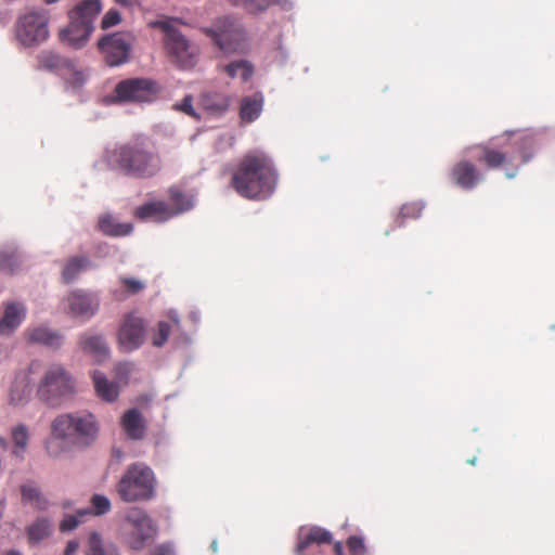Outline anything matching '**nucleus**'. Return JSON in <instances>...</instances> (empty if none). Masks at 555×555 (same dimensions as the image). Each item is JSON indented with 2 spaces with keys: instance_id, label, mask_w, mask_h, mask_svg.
Masks as SVG:
<instances>
[{
  "instance_id": "nucleus-1",
  "label": "nucleus",
  "mask_w": 555,
  "mask_h": 555,
  "mask_svg": "<svg viewBox=\"0 0 555 555\" xmlns=\"http://www.w3.org/2000/svg\"><path fill=\"white\" fill-rule=\"evenodd\" d=\"M278 173L272 160L264 153L244 155L232 175V186L243 197L266 199L275 190Z\"/></svg>"
},
{
  "instance_id": "nucleus-2",
  "label": "nucleus",
  "mask_w": 555,
  "mask_h": 555,
  "mask_svg": "<svg viewBox=\"0 0 555 555\" xmlns=\"http://www.w3.org/2000/svg\"><path fill=\"white\" fill-rule=\"evenodd\" d=\"M534 140L526 134L519 140L501 147L482 143L470 147L475 160L488 170H503L506 178L513 179L520 167L532 158Z\"/></svg>"
},
{
  "instance_id": "nucleus-3",
  "label": "nucleus",
  "mask_w": 555,
  "mask_h": 555,
  "mask_svg": "<svg viewBox=\"0 0 555 555\" xmlns=\"http://www.w3.org/2000/svg\"><path fill=\"white\" fill-rule=\"evenodd\" d=\"M109 164L125 176L139 179L154 177L162 168L158 153L143 142L117 146L109 155Z\"/></svg>"
},
{
  "instance_id": "nucleus-4",
  "label": "nucleus",
  "mask_w": 555,
  "mask_h": 555,
  "mask_svg": "<svg viewBox=\"0 0 555 555\" xmlns=\"http://www.w3.org/2000/svg\"><path fill=\"white\" fill-rule=\"evenodd\" d=\"M99 424L91 413H64L51 423V436L69 448L85 449L96 439Z\"/></svg>"
},
{
  "instance_id": "nucleus-5",
  "label": "nucleus",
  "mask_w": 555,
  "mask_h": 555,
  "mask_svg": "<svg viewBox=\"0 0 555 555\" xmlns=\"http://www.w3.org/2000/svg\"><path fill=\"white\" fill-rule=\"evenodd\" d=\"M75 391V383L61 364L49 365L40 378L36 396L50 408H57Z\"/></svg>"
},
{
  "instance_id": "nucleus-6",
  "label": "nucleus",
  "mask_w": 555,
  "mask_h": 555,
  "mask_svg": "<svg viewBox=\"0 0 555 555\" xmlns=\"http://www.w3.org/2000/svg\"><path fill=\"white\" fill-rule=\"evenodd\" d=\"M154 473L142 463L129 465L117 485V492L125 502L150 500L154 495Z\"/></svg>"
},
{
  "instance_id": "nucleus-7",
  "label": "nucleus",
  "mask_w": 555,
  "mask_h": 555,
  "mask_svg": "<svg viewBox=\"0 0 555 555\" xmlns=\"http://www.w3.org/2000/svg\"><path fill=\"white\" fill-rule=\"evenodd\" d=\"M157 527L152 518L141 508H130L120 525L119 535L124 544L133 551H141L155 538Z\"/></svg>"
},
{
  "instance_id": "nucleus-8",
  "label": "nucleus",
  "mask_w": 555,
  "mask_h": 555,
  "mask_svg": "<svg viewBox=\"0 0 555 555\" xmlns=\"http://www.w3.org/2000/svg\"><path fill=\"white\" fill-rule=\"evenodd\" d=\"M150 25L165 31L164 44L173 64L181 69H190L195 66L199 54L197 47L191 43L170 22L159 20Z\"/></svg>"
},
{
  "instance_id": "nucleus-9",
  "label": "nucleus",
  "mask_w": 555,
  "mask_h": 555,
  "mask_svg": "<svg viewBox=\"0 0 555 555\" xmlns=\"http://www.w3.org/2000/svg\"><path fill=\"white\" fill-rule=\"evenodd\" d=\"M215 44L227 54H244L249 50V42L245 29L235 20L224 17L218 20L214 27L203 30Z\"/></svg>"
},
{
  "instance_id": "nucleus-10",
  "label": "nucleus",
  "mask_w": 555,
  "mask_h": 555,
  "mask_svg": "<svg viewBox=\"0 0 555 555\" xmlns=\"http://www.w3.org/2000/svg\"><path fill=\"white\" fill-rule=\"evenodd\" d=\"M50 15L47 10H31L21 14L15 23V38L24 47L33 48L49 38Z\"/></svg>"
},
{
  "instance_id": "nucleus-11",
  "label": "nucleus",
  "mask_w": 555,
  "mask_h": 555,
  "mask_svg": "<svg viewBox=\"0 0 555 555\" xmlns=\"http://www.w3.org/2000/svg\"><path fill=\"white\" fill-rule=\"evenodd\" d=\"M159 91L157 82L150 78H128L115 87L118 102H151Z\"/></svg>"
},
{
  "instance_id": "nucleus-12",
  "label": "nucleus",
  "mask_w": 555,
  "mask_h": 555,
  "mask_svg": "<svg viewBox=\"0 0 555 555\" xmlns=\"http://www.w3.org/2000/svg\"><path fill=\"white\" fill-rule=\"evenodd\" d=\"M146 335V323L143 318L134 312L124 317L119 332L118 343L122 350L133 351L140 348Z\"/></svg>"
},
{
  "instance_id": "nucleus-13",
  "label": "nucleus",
  "mask_w": 555,
  "mask_h": 555,
  "mask_svg": "<svg viewBox=\"0 0 555 555\" xmlns=\"http://www.w3.org/2000/svg\"><path fill=\"white\" fill-rule=\"evenodd\" d=\"M98 47L109 66H118L129 59L130 37L125 33L106 35L99 40Z\"/></svg>"
},
{
  "instance_id": "nucleus-14",
  "label": "nucleus",
  "mask_w": 555,
  "mask_h": 555,
  "mask_svg": "<svg viewBox=\"0 0 555 555\" xmlns=\"http://www.w3.org/2000/svg\"><path fill=\"white\" fill-rule=\"evenodd\" d=\"M40 362L33 361L27 369L15 373L9 387V403L14 406L24 405L31 395V375L39 372Z\"/></svg>"
},
{
  "instance_id": "nucleus-15",
  "label": "nucleus",
  "mask_w": 555,
  "mask_h": 555,
  "mask_svg": "<svg viewBox=\"0 0 555 555\" xmlns=\"http://www.w3.org/2000/svg\"><path fill=\"white\" fill-rule=\"evenodd\" d=\"M297 544L295 547L296 555H314L315 548L322 544H331L333 534L321 527L313 526L310 528L301 527L298 531Z\"/></svg>"
},
{
  "instance_id": "nucleus-16",
  "label": "nucleus",
  "mask_w": 555,
  "mask_h": 555,
  "mask_svg": "<svg viewBox=\"0 0 555 555\" xmlns=\"http://www.w3.org/2000/svg\"><path fill=\"white\" fill-rule=\"evenodd\" d=\"M93 30L94 27L69 20L68 25L60 30L59 38L63 44L73 49H80L86 46Z\"/></svg>"
},
{
  "instance_id": "nucleus-17",
  "label": "nucleus",
  "mask_w": 555,
  "mask_h": 555,
  "mask_svg": "<svg viewBox=\"0 0 555 555\" xmlns=\"http://www.w3.org/2000/svg\"><path fill=\"white\" fill-rule=\"evenodd\" d=\"M451 180L464 190L474 189L482 179V175L469 160H460L450 171Z\"/></svg>"
},
{
  "instance_id": "nucleus-18",
  "label": "nucleus",
  "mask_w": 555,
  "mask_h": 555,
  "mask_svg": "<svg viewBox=\"0 0 555 555\" xmlns=\"http://www.w3.org/2000/svg\"><path fill=\"white\" fill-rule=\"evenodd\" d=\"M101 11V0H81L68 11V20H75L78 23L94 27L93 23Z\"/></svg>"
},
{
  "instance_id": "nucleus-19",
  "label": "nucleus",
  "mask_w": 555,
  "mask_h": 555,
  "mask_svg": "<svg viewBox=\"0 0 555 555\" xmlns=\"http://www.w3.org/2000/svg\"><path fill=\"white\" fill-rule=\"evenodd\" d=\"M26 308L21 302H8L4 305L3 317L0 320V335L13 333L23 322Z\"/></svg>"
},
{
  "instance_id": "nucleus-20",
  "label": "nucleus",
  "mask_w": 555,
  "mask_h": 555,
  "mask_svg": "<svg viewBox=\"0 0 555 555\" xmlns=\"http://www.w3.org/2000/svg\"><path fill=\"white\" fill-rule=\"evenodd\" d=\"M121 427L131 440H141L145 436L146 424L138 409L127 410L121 417Z\"/></svg>"
},
{
  "instance_id": "nucleus-21",
  "label": "nucleus",
  "mask_w": 555,
  "mask_h": 555,
  "mask_svg": "<svg viewBox=\"0 0 555 555\" xmlns=\"http://www.w3.org/2000/svg\"><path fill=\"white\" fill-rule=\"evenodd\" d=\"M231 103V96L222 91L204 92L199 98V104L207 113L219 116L225 113Z\"/></svg>"
},
{
  "instance_id": "nucleus-22",
  "label": "nucleus",
  "mask_w": 555,
  "mask_h": 555,
  "mask_svg": "<svg viewBox=\"0 0 555 555\" xmlns=\"http://www.w3.org/2000/svg\"><path fill=\"white\" fill-rule=\"evenodd\" d=\"M68 307L70 312L77 317H92L98 305L94 300L87 294L81 292H74L67 297Z\"/></svg>"
},
{
  "instance_id": "nucleus-23",
  "label": "nucleus",
  "mask_w": 555,
  "mask_h": 555,
  "mask_svg": "<svg viewBox=\"0 0 555 555\" xmlns=\"http://www.w3.org/2000/svg\"><path fill=\"white\" fill-rule=\"evenodd\" d=\"M134 216L140 220L153 219L155 221H165L172 216L165 202H151L139 206Z\"/></svg>"
},
{
  "instance_id": "nucleus-24",
  "label": "nucleus",
  "mask_w": 555,
  "mask_h": 555,
  "mask_svg": "<svg viewBox=\"0 0 555 555\" xmlns=\"http://www.w3.org/2000/svg\"><path fill=\"white\" fill-rule=\"evenodd\" d=\"M93 385L98 397L106 402H114L119 396V387L115 382H111L100 372L94 371L92 374Z\"/></svg>"
},
{
  "instance_id": "nucleus-25",
  "label": "nucleus",
  "mask_w": 555,
  "mask_h": 555,
  "mask_svg": "<svg viewBox=\"0 0 555 555\" xmlns=\"http://www.w3.org/2000/svg\"><path fill=\"white\" fill-rule=\"evenodd\" d=\"M79 345L81 350L92 356L96 362H103L108 357V348L100 335L83 336Z\"/></svg>"
},
{
  "instance_id": "nucleus-26",
  "label": "nucleus",
  "mask_w": 555,
  "mask_h": 555,
  "mask_svg": "<svg viewBox=\"0 0 555 555\" xmlns=\"http://www.w3.org/2000/svg\"><path fill=\"white\" fill-rule=\"evenodd\" d=\"M27 335L31 343L42 344L54 349L60 348L63 343L62 335L44 326L29 328Z\"/></svg>"
},
{
  "instance_id": "nucleus-27",
  "label": "nucleus",
  "mask_w": 555,
  "mask_h": 555,
  "mask_svg": "<svg viewBox=\"0 0 555 555\" xmlns=\"http://www.w3.org/2000/svg\"><path fill=\"white\" fill-rule=\"evenodd\" d=\"M263 96L261 93H256L251 96H245L241 101L240 117L244 122H253L256 120L262 111Z\"/></svg>"
},
{
  "instance_id": "nucleus-28",
  "label": "nucleus",
  "mask_w": 555,
  "mask_h": 555,
  "mask_svg": "<svg viewBox=\"0 0 555 555\" xmlns=\"http://www.w3.org/2000/svg\"><path fill=\"white\" fill-rule=\"evenodd\" d=\"M92 267V262L86 256H74L66 260L63 270L62 279L65 283H70L77 279V276Z\"/></svg>"
},
{
  "instance_id": "nucleus-29",
  "label": "nucleus",
  "mask_w": 555,
  "mask_h": 555,
  "mask_svg": "<svg viewBox=\"0 0 555 555\" xmlns=\"http://www.w3.org/2000/svg\"><path fill=\"white\" fill-rule=\"evenodd\" d=\"M22 264L23 257L16 247L0 249V272L12 275L21 269Z\"/></svg>"
},
{
  "instance_id": "nucleus-30",
  "label": "nucleus",
  "mask_w": 555,
  "mask_h": 555,
  "mask_svg": "<svg viewBox=\"0 0 555 555\" xmlns=\"http://www.w3.org/2000/svg\"><path fill=\"white\" fill-rule=\"evenodd\" d=\"M99 229L108 236H126L133 230V225L129 222H117L111 215H102L99 218Z\"/></svg>"
},
{
  "instance_id": "nucleus-31",
  "label": "nucleus",
  "mask_w": 555,
  "mask_h": 555,
  "mask_svg": "<svg viewBox=\"0 0 555 555\" xmlns=\"http://www.w3.org/2000/svg\"><path fill=\"white\" fill-rule=\"evenodd\" d=\"M52 533V524L47 517H38L26 528V535L30 544H37L49 538Z\"/></svg>"
},
{
  "instance_id": "nucleus-32",
  "label": "nucleus",
  "mask_w": 555,
  "mask_h": 555,
  "mask_svg": "<svg viewBox=\"0 0 555 555\" xmlns=\"http://www.w3.org/2000/svg\"><path fill=\"white\" fill-rule=\"evenodd\" d=\"M21 494L23 503L30 504L37 511H47L49 501L40 491V489L31 483H26L21 487Z\"/></svg>"
},
{
  "instance_id": "nucleus-33",
  "label": "nucleus",
  "mask_w": 555,
  "mask_h": 555,
  "mask_svg": "<svg viewBox=\"0 0 555 555\" xmlns=\"http://www.w3.org/2000/svg\"><path fill=\"white\" fill-rule=\"evenodd\" d=\"M38 68L47 70H59L69 65V60L61 56L52 50H43L37 55Z\"/></svg>"
},
{
  "instance_id": "nucleus-34",
  "label": "nucleus",
  "mask_w": 555,
  "mask_h": 555,
  "mask_svg": "<svg viewBox=\"0 0 555 555\" xmlns=\"http://www.w3.org/2000/svg\"><path fill=\"white\" fill-rule=\"evenodd\" d=\"M12 454L23 459L28 447L29 430L26 425L20 424L11 429Z\"/></svg>"
},
{
  "instance_id": "nucleus-35",
  "label": "nucleus",
  "mask_w": 555,
  "mask_h": 555,
  "mask_svg": "<svg viewBox=\"0 0 555 555\" xmlns=\"http://www.w3.org/2000/svg\"><path fill=\"white\" fill-rule=\"evenodd\" d=\"M87 555H119L115 543L105 544L101 535L93 531L89 535Z\"/></svg>"
},
{
  "instance_id": "nucleus-36",
  "label": "nucleus",
  "mask_w": 555,
  "mask_h": 555,
  "mask_svg": "<svg viewBox=\"0 0 555 555\" xmlns=\"http://www.w3.org/2000/svg\"><path fill=\"white\" fill-rule=\"evenodd\" d=\"M223 72L232 79L240 78L242 81H247L254 74V66L247 60H238L230 62L223 66Z\"/></svg>"
},
{
  "instance_id": "nucleus-37",
  "label": "nucleus",
  "mask_w": 555,
  "mask_h": 555,
  "mask_svg": "<svg viewBox=\"0 0 555 555\" xmlns=\"http://www.w3.org/2000/svg\"><path fill=\"white\" fill-rule=\"evenodd\" d=\"M61 75L65 79L66 83H68L73 88H80L85 81L86 76L82 70L76 68L73 61L69 60V65L64 66L61 72Z\"/></svg>"
},
{
  "instance_id": "nucleus-38",
  "label": "nucleus",
  "mask_w": 555,
  "mask_h": 555,
  "mask_svg": "<svg viewBox=\"0 0 555 555\" xmlns=\"http://www.w3.org/2000/svg\"><path fill=\"white\" fill-rule=\"evenodd\" d=\"M171 332V325L166 321H159L152 331V345L162 347L168 340Z\"/></svg>"
},
{
  "instance_id": "nucleus-39",
  "label": "nucleus",
  "mask_w": 555,
  "mask_h": 555,
  "mask_svg": "<svg viewBox=\"0 0 555 555\" xmlns=\"http://www.w3.org/2000/svg\"><path fill=\"white\" fill-rule=\"evenodd\" d=\"M169 197L177 207V211L171 212L172 216L192 207L191 201L178 188L172 186L169 189Z\"/></svg>"
},
{
  "instance_id": "nucleus-40",
  "label": "nucleus",
  "mask_w": 555,
  "mask_h": 555,
  "mask_svg": "<svg viewBox=\"0 0 555 555\" xmlns=\"http://www.w3.org/2000/svg\"><path fill=\"white\" fill-rule=\"evenodd\" d=\"M91 512L88 509H80L76 515H67L60 524V530L62 532L72 531L76 529L81 522L82 518L89 515Z\"/></svg>"
},
{
  "instance_id": "nucleus-41",
  "label": "nucleus",
  "mask_w": 555,
  "mask_h": 555,
  "mask_svg": "<svg viewBox=\"0 0 555 555\" xmlns=\"http://www.w3.org/2000/svg\"><path fill=\"white\" fill-rule=\"evenodd\" d=\"M118 281L128 295H137L145 288V283L135 278L119 276Z\"/></svg>"
},
{
  "instance_id": "nucleus-42",
  "label": "nucleus",
  "mask_w": 555,
  "mask_h": 555,
  "mask_svg": "<svg viewBox=\"0 0 555 555\" xmlns=\"http://www.w3.org/2000/svg\"><path fill=\"white\" fill-rule=\"evenodd\" d=\"M232 4L244 8L250 13H258L268 8L270 0H229Z\"/></svg>"
},
{
  "instance_id": "nucleus-43",
  "label": "nucleus",
  "mask_w": 555,
  "mask_h": 555,
  "mask_svg": "<svg viewBox=\"0 0 555 555\" xmlns=\"http://www.w3.org/2000/svg\"><path fill=\"white\" fill-rule=\"evenodd\" d=\"M91 507L94 515H104L109 512L111 502L105 495L94 494L91 498Z\"/></svg>"
},
{
  "instance_id": "nucleus-44",
  "label": "nucleus",
  "mask_w": 555,
  "mask_h": 555,
  "mask_svg": "<svg viewBox=\"0 0 555 555\" xmlns=\"http://www.w3.org/2000/svg\"><path fill=\"white\" fill-rule=\"evenodd\" d=\"M422 212V207L418 204L412 203V204H405L400 209V216L398 219H405V218H418ZM398 227L402 225V221L397 220Z\"/></svg>"
},
{
  "instance_id": "nucleus-45",
  "label": "nucleus",
  "mask_w": 555,
  "mask_h": 555,
  "mask_svg": "<svg viewBox=\"0 0 555 555\" xmlns=\"http://www.w3.org/2000/svg\"><path fill=\"white\" fill-rule=\"evenodd\" d=\"M120 21H121L120 13L117 10H115V9H111L102 17L101 28L102 29H108V28L119 24Z\"/></svg>"
},
{
  "instance_id": "nucleus-46",
  "label": "nucleus",
  "mask_w": 555,
  "mask_h": 555,
  "mask_svg": "<svg viewBox=\"0 0 555 555\" xmlns=\"http://www.w3.org/2000/svg\"><path fill=\"white\" fill-rule=\"evenodd\" d=\"M348 548L352 555H365V545L362 538L358 535H351L348 539Z\"/></svg>"
},
{
  "instance_id": "nucleus-47",
  "label": "nucleus",
  "mask_w": 555,
  "mask_h": 555,
  "mask_svg": "<svg viewBox=\"0 0 555 555\" xmlns=\"http://www.w3.org/2000/svg\"><path fill=\"white\" fill-rule=\"evenodd\" d=\"M61 442H62L61 440L54 439L51 436V439L48 440L46 443V450H47V453L49 454V456L57 457L62 454V452L64 450H63Z\"/></svg>"
},
{
  "instance_id": "nucleus-48",
  "label": "nucleus",
  "mask_w": 555,
  "mask_h": 555,
  "mask_svg": "<svg viewBox=\"0 0 555 555\" xmlns=\"http://www.w3.org/2000/svg\"><path fill=\"white\" fill-rule=\"evenodd\" d=\"M150 555H176L175 547L171 543H160L156 545L151 552Z\"/></svg>"
},
{
  "instance_id": "nucleus-49",
  "label": "nucleus",
  "mask_w": 555,
  "mask_h": 555,
  "mask_svg": "<svg viewBox=\"0 0 555 555\" xmlns=\"http://www.w3.org/2000/svg\"><path fill=\"white\" fill-rule=\"evenodd\" d=\"M193 98L192 95H185L179 105V109L185 113L189 116H195V112L193 108Z\"/></svg>"
},
{
  "instance_id": "nucleus-50",
  "label": "nucleus",
  "mask_w": 555,
  "mask_h": 555,
  "mask_svg": "<svg viewBox=\"0 0 555 555\" xmlns=\"http://www.w3.org/2000/svg\"><path fill=\"white\" fill-rule=\"evenodd\" d=\"M78 547L79 543L77 541H69L65 550V555H74L77 552Z\"/></svg>"
},
{
  "instance_id": "nucleus-51",
  "label": "nucleus",
  "mask_w": 555,
  "mask_h": 555,
  "mask_svg": "<svg viewBox=\"0 0 555 555\" xmlns=\"http://www.w3.org/2000/svg\"><path fill=\"white\" fill-rule=\"evenodd\" d=\"M334 553L335 555H344V547L341 542L334 543Z\"/></svg>"
},
{
  "instance_id": "nucleus-52",
  "label": "nucleus",
  "mask_w": 555,
  "mask_h": 555,
  "mask_svg": "<svg viewBox=\"0 0 555 555\" xmlns=\"http://www.w3.org/2000/svg\"><path fill=\"white\" fill-rule=\"evenodd\" d=\"M169 318H170V320H171L173 325L179 326L180 320H179L177 313L170 312L169 313Z\"/></svg>"
},
{
  "instance_id": "nucleus-53",
  "label": "nucleus",
  "mask_w": 555,
  "mask_h": 555,
  "mask_svg": "<svg viewBox=\"0 0 555 555\" xmlns=\"http://www.w3.org/2000/svg\"><path fill=\"white\" fill-rule=\"evenodd\" d=\"M114 1L122 7H128L131 4V0H114Z\"/></svg>"
},
{
  "instance_id": "nucleus-54",
  "label": "nucleus",
  "mask_w": 555,
  "mask_h": 555,
  "mask_svg": "<svg viewBox=\"0 0 555 555\" xmlns=\"http://www.w3.org/2000/svg\"><path fill=\"white\" fill-rule=\"evenodd\" d=\"M0 446H1L3 449H7V448H8L9 443H8V441H7V439H5V438L0 437Z\"/></svg>"
},
{
  "instance_id": "nucleus-55",
  "label": "nucleus",
  "mask_w": 555,
  "mask_h": 555,
  "mask_svg": "<svg viewBox=\"0 0 555 555\" xmlns=\"http://www.w3.org/2000/svg\"><path fill=\"white\" fill-rule=\"evenodd\" d=\"M4 555H23L20 551L11 550L7 552Z\"/></svg>"
},
{
  "instance_id": "nucleus-56",
  "label": "nucleus",
  "mask_w": 555,
  "mask_h": 555,
  "mask_svg": "<svg viewBox=\"0 0 555 555\" xmlns=\"http://www.w3.org/2000/svg\"><path fill=\"white\" fill-rule=\"evenodd\" d=\"M476 461H477V459H476V457H474V459H472V460H468L467 462H468L469 464H472V465H475V464H476Z\"/></svg>"
}]
</instances>
